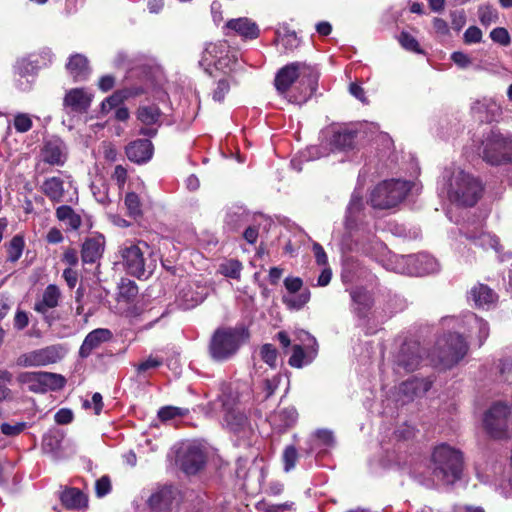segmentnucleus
<instances>
[{"label":"nucleus","mask_w":512,"mask_h":512,"mask_svg":"<svg viewBox=\"0 0 512 512\" xmlns=\"http://www.w3.org/2000/svg\"><path fill=\"white\" fill-rule=\"evenodd\" d=\"M111 490V482L108 476H102L95 483V491L98 497H104Z\"/></svg>","instance_id":"59"},{"label":"nucleus","mask_w":512,"mask_h":512,"mask_svg":"<svg viewBox=\"0 0 512 512\" xmlns=\"http://www.w3.org/2000/svg\"><path fill=\"white\" fill-rule=\"evenodd\" d=\"M163 360L157 357L150 356L146 360L142 361L137 365L138 373H144L150 369H155L161 366Z\"/></svg>","instance_id":"58"},{"label":"nucleus","mask_w":512,"mask_h":512,"mask_svg":"<svg viewBox=\"0 0 512 512\" xmlns=\"http://www.w3.org/2000/svg\"><path fill=\"white\" fill-rule=\"evenodd\" d=\"M24 245L25 243L22 236L16 235L11 239L7 247L8 260L10 262L19 260L23 253Z\"/></svg>","instance_id":"45"},{"label":"nucleus","mask_w":512,"mask_h":512,"mask_svg":"<svg viewBox=\"0 0 512 512\" xmlns=\"http://www.w3.org/2000/svg\"><path fill=\"white\" fill-rule=\"evenodd\" d=\"M40 69V61L35 54H31L27 57L19 59L15 66V75L19 76L20 79L26 78V82L19 80V87L22 90H26L30 87V80L28 77H33Z\"/></svg>","instance_id":"23"},{"label":"nucleus","mask_w":512,"mask_h":512,"mask_svg":"<svg viewBox=\"0 0 512 512\" xmlns=\"http://www.w3.org/2000/svg\"><path fill=\"white\" fill-rule=\"evenodd\" d=\"M463 324L466 326L469 336L471 338L476 336L478 345L481 346L489 335L488 323L474 313H468L464 316Z\"/></svg>","instance_id":"28"},{"label":"nucleus","mask_w":512,"mask_h":512,"mask_svg":"<svg viewBox=\"0 0 512 512\" xmlns=\"http://www.w3.org/2000/svg\"><path fill=\"white\" fill-rule=\"evenodd\" d=\"M355 137V132L348 129L334 131L329 139L330 151L351 149L354 146Z\"/></svg>","instance_id":"36"},{"label":"nucleus","mask_w":512,"mask_h":512,"mask_svg":"<svg viewBox=\"0 0 512 512\" xmlns=\"http://www.w3.org/2000/svg\"><path fill=\"white\" fill-rule=\"evenodd\" d=\"M297 340L303 347H312L318 349V344L315 337L304 330L297 332Z\"/></svg>","instance_id":"61"},{"label":"nucleus","mask_w":512,"mask_h":512,"mask_svg":"<svg viewBox=\"0 0 512 512\" xmlns=\"http://www.w3.org/2000/svg\"><path fill=\"white\" fill-rule=\"evenodd\" d=\"M298 413L294 407L279 408L269 416L270 425L278 432H282L295 424Z\"/></svg>","instance_id":"27"},{"label":"nucleus","mask_w":512,"mask_h":512,"mask_svg":"<svg viewBox=\"0 0 512 512\" xmlns=\"http://www.w3.org/2000/svg\"><path fill=\"white\" fill-rule=\"evenodd\" d=\"M485 431L495 439L512 437V408L502 402L493 404L483 415Z\"/></svg>","instance_id":"8"},{"label":"nucleus","mask_w":512,"mask_h":512,"mask_svg":"<svg viewBox=\"0 0 512 512\" xmlns=\"http://www.w3.org/2000/svg\"><path fill=\"white\" fill-rule=\"evenodd\" d=\"M137 120L143 125L140 133L154 136L161 125L162 112L155 104L140 105L136 111Z\"/></svg>","instance_id":"18"},{"label":"nucleus","mask_w":512,"mask_h":512,"mask_svg":"<svg viewBox=\"0 0 512 512\" xmlns=\"http://www.w3.org/2000/svg\"><path fill=\"white\" fill-rule=\"evenodd\" d=\"M189 413L187 408L175 407V406H166L162 407L158 411V417L162 421H168L174 419L176 417H184Z\"/></svg>","instance_id":"48"},{"label":"nucleus","mask_w":512,"mask_h":512,"mask_svg":"<svg viewBox=\"0 0 512 512\" xmlns=\"http://www.w3.org/2000/svg\"><path fill=\"white\" fill-rule=\"evenodd\" d=\"M428 384L423 380L412 379L403 382L399 387V393L402 394L400 400L402 403L410 401L414 396L425 393L428 390Z\"/></svg>","instance_id":"38"},{"label":"nucleus","mask_w":512,"mask_h":512,"mask_svg":"<svg viewBox=\"0 0 512 512\" xmlns=\"http://www.w3.org/2000/svg\"><path fill=\"white\" fill-rule=\"evenodd\" d=\"M298 459V453L294 446L290 445L287 446L282 455V460L284 464V471L290 472L292 469H294L296 462Z\"/></svg>","instance_id":"52"},{"label":"nucleus","mask_w":512,"mask_h":512,"mask_svg":"<svg viewBox=\"0 0 512 512\" xmlns=\"http://www.w3.org/2000/svg\"><path fill=\"white\" fill-rule=\"evenodd\" d=\"M483 189L479 178L456 164L445 167L438 181L439 194L459 206H474Z\"/></svg>","instance_id":"1"},{"label":"nucleus","mask_w":512,"mask_h":512,"mask_svg":"<svg viewBox=\"0 0 512 512\" xmlns=\"http://www.w3.org/2000/svg\"><path fill=\"white\" fill-rule=\"evenodd\" d=\"M230 90V84L227 79H221L217 82L216 88L212 92V99L215 102H222L225 95Z\"/></svg>","instance_id":"56"},{"label":"nucleus","mask_w":512,"mask_h":512,"mask_svg":"<svg viewBox=\"0 0 512 512\" xmlns=\"http://www.w3.org/2000/svg\"><path fill=\"white\" fill-rule=\"evenodd\" d=\"M482 39V32L476 26L469 27L464 33V41L467 44L479 43Z\"/></svg>","instance_id":"60"},{"label":"nucleus","mask_w":512,"mask_h":512,"mask_svg":"<svg viewBox=\"0 0 512 512\" xmlns=\"http://www.w3.org/2000/svg\"><path fill=\"white\" fill-rule=\"evenodd\" d=\"M413 185L410 181L399 179L382 181L371 192V205L378 209L396 207L405 199Z\"/></svg>","instance_id":"7"},{"label":"nucleus","mask_w":512,"mask_h":512,"mask_svg":"<svg viewBox=\"0 0 512 512\" xmlns=\"http://www.w3.org/2000/svg\"><path fill=\"white\" fill-rule=\"evenodd\" d=\"M67 147L60 138H52L45 142L41 156L50 165L63 166L67 159Z\"/></svg>","instance_id":"22"},{"label":"nucleus","mask_w":512,"mask_h":512,"mask_svg":"<svg viewBox=\"0 0 512 512\" xmlns=\"http://www.w3.org/2000/svg\"><path fill=\"white\" fill-rule=\"evenodd\" d=\"M439 363L444 368L457 364L467 353L468 345L459 334H449L437 342Z\"/></svg>","instance_id":"12"},{"label":"nucleus","mask_w":512,"mask_h":512,"mask_svg":"<svg viewBox=\"0 0 512 512\" xmlns=\"http://www.w3.org/2000/svg\"><path fill=\"white\" fill-rule=\"evenodd\" d=\"M93 94L85 88H72L66 91L63 98V109L66 113H86L91 105Z\"/></svg>","instance_id":"16"},{"label":"nucleus","mask_w":512,"mask_h":512,"mask_svg":"<svg viewBox=\"0 0 512 512\" xmlns=\"http://www.w3.org/2000/svg\"><path fill=\"white\" fill-rule=\"evenodd\" d=\"M200 290L196 293L190 295L188 291H183V297L186 301L184 303L185 308H192L198 304H200L207 295V290L205 287H198Z\"/></svg>","instance_id":"53"},{"label":"nucleus","mask_w":512,"mask_h":512,"mask_svg":"<svg viewBox=\"0 0 512 512\" xmlns=\"http://www.w3.org/2000/svg\"><path fill=\"white\" fill-rule=\"evenodd\" d=\"M480 154L491 165H504L512 162V134L491 130L483 135Z\"/></svg>","instance_id":"6"},{"label":"nucleus","mask_w":512,"mask_h":512,"mask_svg":"<svg viewBox=\"0 0 512 512\" xmlns=\"http://www.w3.org/2000/svg\"><path fill=\"white\" fill-rule=\"evenodd\" d=\"M57 219L64 223L69 230H77L82 224L81 216L70 206L62 205L56 209Z\"/></svg>","instance_id":"39"},{"label":"nucleus","mask_w":512,"mask_h":512,"mask_svg":"<svg viewBox=\"0 0 512 512\" xmlns=\"http://www.w3.org/2000/svg\"><path fill=\"white\" fill-rule=\"evenodd\" d=\"M490 37L494 42L504 46L510 43V36L505 28L498 27L493 29L490 33Z\"/></svg>","instance_id":"57"},{"label":"nucleus","mask_w":512,"mask_h":512,"mask_svg":"<svg viewBox=\"0 0 512 512\" xmlns=\"http://www.w3.org/2000/svg\"><path fill=\"white\" fill-rule=\"evenodd\" d=\"M398 40L404 49L416 53H421V49L419 47L417 40L411 34L407 32H402L399 35Z\"/></svg>","instance_id":"54"},{"label":"nucleus","mask_w":512,"mask_h":512,"mask_svg":"<svg viewBox=\"0 0 512 512\" xmlns=\"http://www.w3.org/2000/svg\"><path fill=\"white\" fill-rule=\"evenodd\" d=\"M174 495L175 491L172 487L164 486L150 496L148 504L154 511L165 510L171 506Z\"/></svg>","instance_id":"33"},{"label":"nucleus","mask_w":512,"mask_h":512,"mask_svg":"<svg viewBox=\"0 0 512 512\" xmlns=\"http://www.w3.org/2000/svg\"><path fill=\"white\" fill-rule=\"evenodd\" d=\"M124 204L130 216L138 217L142 214V204L136 193H127L124 199Z\"/></svg>","instance_id":"46"},{"label":"nucleus","mask_w":512,"mask_h":512,"mask_svg":"<svg viewBox=\"0 0 512 512\" xmlns=\"http://www.w3.org/2000/svg\"><path fill=\"white\" fill-rule=\"evenodd\" d=\"M105 239L102 235L85 240L82 245V260L84 263H95L104 251Z\"/></svg>","instance_id":"30"},{"label":"nucleus","mask_w":512,"mask_h":512,"mask_svg":"<svg viewBox=\"0 0 512 512\" xmlns=\"http://www.w3.org/2000/svg\"><path fill=\"white\" fill-rule=\"evenodd\" d=\"M318 349L312 347H303L301 344L293 346V353L289 358V364L295 368H302L310 364L317 356Z\"/></svg>","instance_id":"34"},{"label":"nucleus","mask_w":512,"mask_h":512,"mask_svg":"<svg viewBox=\"0 0 512 512\" xmlns=\"http://www.w3.org/2000/svg\"><path fill=\"white\" fill-rule=\"evenodd\" d=\"M43 193L53 202H61L64 197L63 181L59 177H50L42 184Z\"/></svg>","instance_id":"40"},{"label":"nucleus","mask_w":512,"mask_h":512,"mask_svg":"<svg viewBox=\"0 0 512 512\" xmlns=\"http://www.w3.org/2000/svg\"><path fill=\"white\" fill-rule=\"evenodd\" d=\"M138 294V287L131 280L122 281L119 286V298L126 302L133 301Z\"/></svg>","instance_id":"47"},{"label":"nucleus","mask_w":512,"mask_h":512,"mask_svg":"<svg viewBox=\"0 0 512 512\" xmlns=\"http://www.w3.org/2000/svg\"><path fill=\"white\" fill-rule=\"evenodd\" d=\"M178 461L186 474H196L206 462L203 447L197 443L186 444L178 456Z\"/></svg>","instance_id":"15"},{"label":"nucleus","mask_w":512,"mask_h":512,"mask_svg":"<svg viewBox=\"0 0 512 512\" xmlns=\"http://www.w3.org/2000/svg\"><path fill=\"white\" fill-rule=\"evenodd\" d=\"M112 337V332L106 328H97L91 331L85 337L79 349V355L82 358H87L94 349H97L101 344L110 341Z\"/></svg>","instance_id":"24"},{"label":"nucleus","mask_w":512,"mask_h":512,"mask_svg":"<svg viewBox=\"0 0 512 512\" xmlns=\"http://www.w3.org/2000/svg\"><path fill=\"white\" fill-rule=\"evenodd\" d=\"M412 276H423L436 273L440 266L438 261L431 255L420 253L411 255Z\"/></svg>","instance_id":"26"},{"label":"nucleus","mask_w":512,"mask_h":512,"mask_svg":"<svg viewBox=\"0 0 512 512\" xmlns=\"http://www.w3.org/2000/svg\"><path fill=\"white\" fill-rule=\"evenodd\" d=\"M66 69L75 81L86 80L90 74L87 58L82 54H75L69 58Z\"/></svg>","instance_id":"31"},{"label":"nucleus","mask_w":512,"mask_h":512,"mask_svg":"<svg viewBox=\"0 0 512 512\" xmlns=\"http://www.w3.org/2000/svg\"><path fill=\"white\" fill-rule=\"evenodd\" d=\"M17 382L34 393H45L62 389L66 379L57 373L52 372H21L17 375Z\"/></svg>","instance_id":"10"},{"label":"nucleus","mask_w":512,"mask_h":512,"mask_svg":"<svg viewBox=\"0 0 512 512\" xmlns=\"http://www.w3.org/2000/svg\"><path fill=\"white\" fill-rule=\"evenodd\" d=\"M364 202L362 196L358 192H354L351 196L350 202L347 206L345 216V229L351 237L355 236V241L359 242L362 239V234L366 232V225L364 222Z\"/></svg>","instance_id":"14"},{"label":"nucleus","mask_w":512,"mask_h":512,"mask_svg":"<svg viewBox=\"0 0 512 512\" xmlns=\"http://www.w3.org/2000/svg\"><path fill=\"white\" fill-rule=\"evenodd\" d=\"M384 267L398 274L412 276L411 255L389 254L384 262Z\"/></svg>","instance_id":"37"},{"label":"nucleus","mask_w":512,"mask_h":512,"mask_svg":"<svg viewBox=\"0 0 512 512\" xmlns=\"http://www.w3.org/2000/svg\"><path fill=\"white\" fill-rule=\"evenodd\" d=\"M355 313L364 318L372 307L373 299L371 294L363 288H355L350 292Z\"/></svg>","instance_id":"32"},{"label":"nucleus","mask_w":512,"mask_h":512,"mask_svg":"<svg viewBox=\"0 0 512 512\" xmlns=\"http://www.w3.org/2000/svg\"><path fill=\"white\" fill-rule=\"evenodd\" d=\"M62 294L58 286L49 284L43 291L39 300L34 304V310L43 315L44 320L49 326L52 325L54 318L48 313L49 310L59 305Z\"/></svg>","instance_id":"19"},{"label":"nucleus","mask_w":512,"mask_h":512,"mask_svg":"<svg viewBox=\"0 0 512 512\" xmlns=\"http://www.w3.org/2000/svg\"><path fill=\"white\" fill-rule=\"evenodd\" d=\"M14 128L19 133H25L32 128V117L27 113H17L14 116Z\"/></svg>","instance_id":"50"},{"label":"nucleus","mask_w":512,"mask_h":512,"mask_svg":"<svg viewBox=\"0 0 512 512\" xmlns=\"http://www.w3.org/2000/svg\"><path fill=\"white\" fill-rule=\"evenodd\" d=\"M65 351L60 345L46 346L19 355L16 365L19 367H40L57 363L64 357Z\"/></svg>","instance_id":"13"},{"label":"nucleus","mask_w":512,"mask_h":512,"mask_svg":"<svg viewBox=\"0 0 512 512\" xmlns=\"http://www.w3.org/2000/svg\"><path fill=\"white\" fill-rule=\"evenodd\" d=\"M61 501L68 509H80L87 505L86 496L77 488L66 489L61 494Z\"/></svg>","instance_id":"41"},{"label":"nucleus","mask_w":512,"mask_h":512,"mask_svg":"<svg viewBox=\"0 0 512 512\" xmlns=\"http://www.w3.org/2000/svg\"><path fill=\"white\" fill-rule=\"evenodd\" d=\"M242 263L236 259L224 260L218 268L220 274L232 279H240Z\"/></svg>","instance_id":"43"},{"label":"nucleus","mask_w":512,"mask_h":512,"mask_svg":"<svg viewBox=\"0 0 512 512\" xmlns=\"http://www.w3.org/2000/svg\"><path fill=\"white\" fill-rule=\"evenodd\" d=\"M277 42L282 46L284 51L293 50L299 45V39L293 31H287L283 34L279 33L277 36Z\"/></svg>","instance_id":"49"},{"label":"nucleus","mask_w":512,"mask_h":512,"mask_svg":"<svg viewBox=\"0 0 512 512\" xmlns=\"http://www.w3.org/2000/svg\"><path fill=\"white\" fill-rule=\"evenodd\" d=\"M471 111L482 122L495 121L502 114L501 105L493 97H482L475 100L471 105Z\"/></svg>","instance_id":"21"},{"label":"nucleus","mask_w":512,"mask_h":512,"mask_svg":"<svg viewBox=\"0 0 512 512\" xmlns=\"http://www.w3.org/2000/svg\"><path fill=\"white\" fill-rule=\"evenodd\" d=\"M422 360L421 347L418 343L405 344L396 355L395 370L398 373L413 372L419 368Z\"/></svg>","instance_id":"17"},{"label":"nucleus","mask_w":512,"mask_h":512,"mask_svg":"<svg viewBox=\"0 0 512 512\" xmlns=\"http://www.w3.org/2000/svg\"><path fill=\"white\" fill-rule=\"evenodd\" d=\"M451 59L458 67L462 69L469 67L472 63L471 58L467 54L460 51L453 52Z\"/></svg>","instance_id":"63"},{"label":"nucleus","mask_w":512,"mask_h":512,"mask_svg":"<svg viewBox=\"0 0 512 512\" xmlns=\"http://www.w3.org/2000/svg\"><path fill=\"white\" fill-rule=\"evenodd\" d=\"M466 238L471 240L472 243H474L476 246H480L484 249L492 248L497 250L498 249V239L486 232L480 231V232H465Z\"/></svg>","instance_id":"42"},{"label":"nucleus","mask_w":512,"mask_h":512,"mask_svg":"<svg viewBox=\"0 0 512 512\" xmlns=\"http://www.w3.org/2000/svg\"><path fill=\"white\" fill-rule=\"evenodd\" d=\"M151 247L145 241L127 240L118 248L119 263L123 269L138 279L147 278L155 267Z\"/></svg>","instance_id":"3"},{"label":"nucleus","mask_w":512,"mask_h":512,"mask_svg":"<svg viewBox=\"0 0 512 512\" xmlns=\"http://www.w3.org/2000/svg\"><path fill=\"white\" fill-rule=\"evenodd\" d=\"M310 300V291L305 289L299 294H290L283 296V302L290 309L299 310Z\"/></svg>","instance_id":"44"},{"label":"nucleus","mask_w":512,"mask_h":512,"mask_svg":"<svg viewBox=\"0 0 512 512\" xmlns=\"http://www.w3.org/2000/svg\"><path fill=\"white\" fill-rule=\"evenodd\" d=\"M284 285L290 294H295L301 290L303 281L299 277H287L284 280Z\"/></svg>","instance_id":"64"},{"label":"nucleus","mask_w":512,"mask_h":512,"mask_svg":"<svg viewBox=\"0 0 512 512\" xmlns=\"http://www.w3.org/2000/svg\"><path fill=\"white\" fill-rule=\"evenodd\" d=\"M318 72L304 62H292L282 67L276 74L275 87L281 94L289 91L291 86L298 82L302 87L300 96L290 95L289 101L295 104L305 103L316 90Z\"/></svg>","instance_id":"2"},{"label":"nucleus","mask_w":512,"mask_h":512,"mask_svg":"<svg viewBox=\"0 0 512 512\" xmlns=\"http://www.w3.org/2000/svg\"><path fill=\"white\" fill-rule=\"evenodd\" d=\"M199 63L206 71L211 66L224 72L232 71L238 63V52L231 49L225 41L208 43Z\"/></svg>","instance_id":"9"},{"label":"nucleus","mask_w":512,"mask_h":512,"mask_svg":"<svg viewBox=\"0 0 512 512\" xmlns=\"http://www.w3.org/2000/svg\"><path fill=\"white\" fill-rule=\"evenodd\" d=\"M144 93L142 88H125L114 92L111 96L107 97L101 103V112L103 114L109 113L112 109L120 107L125 100L141 95Z\"/></svg>","instance_id":"29"},{"label":"nucleus","mask_w":512,"mask_h":512,"mask_svg":"<svg viewBox=\"0 0 512 512\" xmlns=\"http://www.w3.org/2000/svg\"><path fill=\"white\" fill-rule=\"evenodd\" d=\"M469 299L478 307H488L497 300V294L487 285L477 284L471 288Z\"/></svg>","instance_id":"35"},{"label":"nucleus","mask_w":512,"mask_h":512,"mask_svg":"<svg viewBox=\"0 0 512 512\" xmlns=\"http://www.w3.org/2000/svg\"><path fill=\"white\" fill-rule=\"evenodd\" d=\"M433 474L443 484H453L462 473V454L459 450L442 443L432 453Z\"/></svg>","instance_id":"5"},{"label":"nucleus","mask_w":512,"mask_h":512,"mask_svg":"<svg viewBox=\"0 0 512 512\" xmlns=\"http://www.w3.org/2000/svg\"><path fill=\"white\" fill-rule=\"evenodd\" d=\"M281 381V376L279 374L274 375L272 378H268L264 381V390H265V397H270L275 390L278 388Z\"/></svg>","instance_id":"62"},{"label":"nucleus","mask_w":512,"mask_h":512,"mask_svg":"<svg viewBox=\"0 0 512 512\" xmlns=\"http://www.w3.org/2000/svg\"><path fill=\"white\" fill-rule=\"evenodd\" d=\"M126 155L132 162L141 164L149 161L153 155V145L150 140L139 139L126 147Z\"/></svg>","instance_id":"25"},{"label":"nucleus","mask_w":512,"mask_h":512,"mask_svg":"<svg viewBox=\"0 0 512 512\" xmlns=\"http://www.w3.org/2000/svg\"><path fill=\"white\" fill-rule=\"evenodd\" d=\"M478 14L480 22L484 25H490L491 23H494L497 20V12L494 8L490 6L480 7Z\"/></svg>","instance_id":"55"},{"label":"nucleus","mask_w":512,"mask_h":512,"mask_svg":"<svg viewBox=\"0 0 512 512\" xmlns=\"http://www.w3.org/2000/svg\"><path fill=\"white\" fill-rule=\"evenodd\" d=\"M224 33L227 36L237 35L245 40L256 39L260 30L258 25L247 17L230 19L224 26Z\"/></svg>","instance_id":"20"},{"label":"nucleus","mask_w":512,"mask_h":512,"mask_svg":"<svg viewBox=\"0 0 512 512\" xmlns=\"http://www.w3.org/2000/svg\"><path fill=\"white\" fill-rule=\"evenodd\" d=\"M261 359L268 364L271 368L276 367L278 352L276 348L271 344H264L260 348Z\"/></svg>","instance_id":"51"},{"label":"nucleus","mask_w":512,"mask_h":512,"mask_svg":"<svg viewBox=\"0 0 512 512\" xmlns=\"http://www.w3.org/2000/svg\"><path fill=\"white\" fill-rule=\"evenodd\" d=\"M224 408L226 426L236 434L246 435L251 430L247 415L237 403V397L229 391H223L220 396Z\"/></svg>","instance_id":"11"},{"label":"nucleus","mask_w":512,"mask_h":512,"mask_svg":"<svg viewBox=\"0 0 512 512\" xmlns=\"http://www.w3.org/2000/svg\"><path fill=\"white\" fill-rule=\"evenodd\" d=\"M248 338L249 331L244 326L217 329L209 343V354L215 361H227Z\"/></svg>","instance_id":"4"}]
</instances>
